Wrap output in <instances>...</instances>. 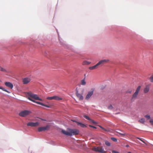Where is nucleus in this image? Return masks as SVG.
I'll return each instance as SVG.
<instances>
[{
	"label": "nucleus",
	"mask_w": 153,
	"mask_h": 153,
	"mask_svg": "<svg viewBox=\"0 0 153 153\" xmlns=\"http://www.w3.org/2000/svg\"><path fill=\"white\" fill-rule=\"evenodd\" d=\"M27 99L34 102L45 106L47 108H49L50 107L49 105H46L42 102L36 101L35 100L43 101V100L40 98L37 94H33L31 92H29L27 93Z\"/></svg>",
	"instance_id": "f257e3e1"
},
{
	"label": "nucleus",
	"mask_w": 153,
	"mask_h": 153,
	"mask_svg": "<svg viewBox=\"0 0 153 153\" xmlns=\"http://www.w3.org/2000/svg\"><path fill=\"white\" fill-rule=\"evenodd\" d=\"M62 132L65 135L68 136H71L73 135H76L79 134V131L77 129H68L67 131L62 130Z\"/></svg>",
	"instance_id": "f03ea898"
},
{
	"label": "nucleus",
	"mask_w": 153,
	"mask_h": 153,
	"mask_svg": "<svg viewBox=\"0 0 153 153\" xmlns=\"http://www.w3.org/2000/svg\"><path fill=\"white\" fill-rule=\"evenodd\" d=\"M92 150L96 152H98L102 153H106V152L100 147H94L92 148Z\"/></svg>",
	"instance_id": "7ed1b4c3"
},
{
	"label": "nucleus",
	"mask_w": 153,
	"mask_h": 153,
	"mask_svg": "<svg viewBox=\"0 0 153 153\" xmlns=\"http://www.w3.org/2000/svg\"><path fill=\"white\" fill-rule=\"evenodd\" d=\"M83 91L82 90L80 93H79L77 90V88L76 89V94L77 97L79 98V100H83V97L82 96Z\"/></svg>",
	"instance_id": "20e7f679"
},
{
	"label": "nucleus",
	"mask_w": 153,
	"mask_h": 153,
	"mask_svg": "<svg viewBox=\"0 0 153 153\" xmlns=\"http://www.w3.org/2000/svg\"><path fill=\"white\" fill-rule=\"evenodd\" d=\"M30 111L29 110H24L20 112L19 114V115L22 117H25L29 115L30 113Z\"/></svg>",
	"instance_id": "39448f33"
},
{
	"label": "nucleus",
	"mask_w": 153,
	"mask_h": 153,
	"mask_svg": "<svg viewBox=\"0 0 153 153\" xmlns=\"http://www.w3.org/2000/svg\"><path fill=\"white\" fill-rule=\"evenodd\" d=\"M109 60L108 59H102L100 61L97 63L98 66H102L104 64L108 63Z\"/></svg>",
	"instance_id": "423d86ee"
},
{
	"label": "nucleus",
	"mask_w": 153,
	"mask_h": 153,
	"mask_svg": "<svg viewBox=\"0 0 153 153\" xmlns=\"http://www.w3.org/2000/svg\"><path fill=\"white\" fill-rule=\"evenodd\" d=\"M47 99L48 100H54L57 101H59L62 100V99L58 96H54L51 97H48L47 98Z\"/></svg>",
	"instance_id": "0eeeda50"
},
{
	"label": "nucleus",
	"mask_w": 153,
	"mask_h": 153,
	"mask_svg": "<svg viewBox=\"0 0 153 153\" xmlns=\"http://www.w3.org/2000/svg\"><path fill=\"white\" fill-rule=\"evenodd\" d=\"M49 126H46L41 127L38 128V130L39 132H41L43 131H45L49 129Z\"/></svg>",
	"instance_id": "6e6552de"
},
{
	"label": "nucleus",
	"mask_w": 153,
	"mask_h": 153,
	"mask_svg": "<svg viewBox=\"0 0 153 153\" xmlns=\"http://www.w3.org/2000/svg\"><path fill=\"white\" fill-rule=\"evenodd\" d=\"M31 81L30 77H25L22 79V82L24 84H26L29 83Z\"/></svg>",
	"instance_id": "1a4fd4ad"
},
{
	"label": "nucleus",
	"mask_w": 153,
	"mask_h": 153,
	"mask_svg": "<svg viewBox=\"0 0 153 153\" xmlns=\"http://www.w3.org/2000/svg\"><path fill=\"white\" fill-rule=\"evenodd\" d=\"M39 125V123L38 122L36 123L33 122H29L27 124V126H30L31 127H36L38 126Z\"/></svg>",
	"instance_id": "9d476101"
},
{
	"label": "nucleus",
	"mask_w": 153,
	"mask_h": 153,
	"mask_svg": "<svg viewBox=\"0 0 153 153\" xmlns=\"http://www.w3.org/2000/svg\"><path fill=\"white\" fill-rule=\"evenodd\" d=\"M93 90L91 91H89L85 99L86 100L89 99L93 95Z\"/></svg>",
	"instance_id": "9b49d317"
},
{
	"label": "nucleus",
	"mask_w": 153,
	"mask_h": 153,
	"mask_svg": "<svg viewBox=\"0 0 153 153\" xmlns=\"http://www.w3.org/2000/svg\"><path fill=\"white\" fill-rule=\"evenodd\" d=\"M5 85L7 87L11 89H12L13 87V85L11 83L9 82H6L5 83Z\"/></svg>",
	"instance_id": "f8f14e48"
},
{
	"label": "nucleus",
	"mask_w": 153,
	"mask_h": 153,
	"mask_svg": "<svg viewBox=\"0 0 153 153\" xmlns=\"http://www.w3.org/2000/svg\"><path fill=\"white\" fill-rule=\"evenodd\" d=\"M150 89V85H146L144 89L143 92L145 93H147L149 91Z\"/></svg>",
	"instance_id": "ddd939ff"
},
{
	"label": "nucleus",
	"mask_w": 153,
	"mask_h": 153,
	"mask_svg": "<svg viewBox=\"0 0 153 153\" xmlns=\"http://www.w3.org/2000/svg\"><path fill=\"white\" fill-rule=\"evenodd\" d=\"M138 95V94H137L136 93H134L132 95V97L131 98V101H134V100L137 98Z\"/></svg>",
	"instance_id": "4468645a"
},
{
	"label": "nucleus",
	"mask_w": 153,
	"mask_h": 153,
	"mask_svg": "<svg viewBox=\"0 0 153 153\" xmlns=\"http://www.w3.org/2000/svg\"><path fill=\"white\" fill-rule=\"evenodd\" d=\"M150 76V77H148V79L151 82H153V73L149 74Z\"/></svg>",
	"instance_id": "2eb2a0df"
},
{
	"label": "nucleus",
	"mask_w": 153,
	"mask_h": 153,
	"mask_svg": "<svg viewBox=\"0 0 153 153\" xmlns=\"http://www.w3.org/2000/svg\"><path fill=\"white\" fill-rule=\"evenodd\" d=\"M76 123L78 126H80L82 128H85L86 127H87V126L85 125L82 124V123L79 122L77 121L76 122Z\"/></svg>",
	"instance_id": "dca6fc26"
},
{
	"label": "nucleus",
	"mask_w": 153,
	"mask_h": 153,
	"mask_svg": "<svg viewBox=\"0 0 153 153\" xmlns=\"http://www.w3.org/2000/svg\"><path fill=\"white\" fill-rule=\"evenodd\" d=\"M98 66L97 64H96V65H94L93 66L89 67V68L90 70H93V69H95L97 68Z\"/></svg>",
	"instance_id": "f3484780"
},
{
	"label": "nucleus",
	"mask_w": 153,
	"mask_h": 153,
	"mask_svg": "<svg viewBox=\"0 0 153 153\" xmlns=\"http://www.w3.org/2000/svg\"><path fill=\"white\" fill-rule=\"evenodd\" d=\"M86 84V82L85 81V78H84L81 81V84L83 85H85Z\"/></svg>",
	"instance_id": "a211bd4d"
},
{
	"label": "nucleus",
	"mask_w": 153,
	"mask_h": 153,
	"mask_svg": "<svg viewBox=\"0 0 153 153\" xmlns=\"http://www.w3.org/2000/svg\"><path fill=\"white\" fill-rule=\"evenodd\" d=\"M99 126V127L101 128L103 130H104V131H110V129L109 128H107V129H105V128H104L102 127V126Z\"/></svg>",
	"instance_id": "6ab92c4d"
},
{
	"label": "nucleus",
	"mask_w": 153,
	"mask_h": 153,
	"mask_svg": "<svg viewBox=\"0 0 153 153\" xmlns=\"http://www.w3.org/2000/svg\"><path fill=\"white\" fill-rule=\"evenodd\" d=\"M90 62H88L86 61H85L82 62V65H88L90 64Z\"/></svg>",
	"instance_id": "aec40b11"
},
{
	"label": "nucleus",
	"mask_w": 153,
	"mask_h": 153,
	"mask_svg": "<svg viewBox=\"0 0 153 153\" xmlns=\"http://www.w3.org/2000/svg\"><path fill=\"white\" fill-rule=\"evenodd\" d=\"M141 87V86H138L135 92L138 94L139 92L140 89Z\"/></svg>",
	"instance_id": "412c9836"
},
{
	"label": "nucleus",
	"mask_w": 153,
	"mask_h": 153,
	"mask_svg": "<svg viewBox=\"0 0 153 153\" xmlns=\"http://www.w3.org/2000/svg\"><path fill=\"white\" fill-rule=\"evenodd\" d=\"M145 121V119L144 118H141L139 120V122L141 123H144Z\"/></svg>",
	"instance_id": "4be33fe9"
},
{
	"label": "nucleus",
	"mask_w": 153,
	"mask_h": 153,
	"mask_svg": "<svg viewBox=\"0 0 153 153\" xmlns=\"http://www.w3.org/2000/svg\"><path fill=\"white\" fill-rule=\"evenodd\" d=\"M105 144L107 146H111V143L108 141H105Z\"/></svg>",
	"instance_id": "5701e85b"
},
{
	"label": "nucleus",
	"mask_w": 153,
	"mask_h": 153,
	"mask_svg": "<svg viewBox=\"0 0 153 153\" xmlns=\"http://www.w3.org/2000/svg\"><path fill=\"white\" fill-rule=\"evenodd\" d=\"M84 117L86 119L89 120H91V119L90 118V117H88V116H87L86 115H84Z\"/></svg>",
	"instance_id": "b1692460"
},
{
	"label": "nucleus",
	"mask_w": 153,
	"mask_h": 153,
	"mask_svg": "<svg viewBox=\"0 0 153 153\" xmlns=\"http://www.w3.org/2000/svg\"><path fill=\"white\" fill-rule=\"evenodd\" d=\"M111 139L114 142H117V139L115 138L114 137H111Z\"/></svg>",
	"instance_id": "393cba45"
},
{
	"label": "nucleus",
	"mask_w": 153,
	"mask_h": 153,
	"mask_svg": "<svg viewBox=\"0 0 153 153\" xmlns=\"http://www.w3.org/2000/svg\"><path fill=\"white\" fill-rule=\"evenodd\" d=\"M145 117H146L147 119H149L150 118V117L149 115H147L145 116Z\"/></svg>",
	"instance_id": "a878e982"
},
{
	"label": "nucleus",
	"mask_w": 153,
	"mask_h": 153,
	"mask_svg": "<svg viewBox=\"0 0 153 153\" xmlns=\"http://www.w3.org/2000/svg\"><path fill=\"white\" fill-rule=\"evenodd\" d=\"M0 70L1 71H4L5 72H7V71L4 69L3 68H0Z\"/></svg>",
	"instance_id": "bb28decb"
},
{
	"label": "nucleus",
	"mask_w": 153,
	"mask_h": 153,
	"mask_svg": "<svg viewBox=\"0 0 153 153\" xmlns=\"http://www.w3.org/2000/svg\"><path fill=\"white\" fill-rule=\"evenodd\" d=\"M117 133H118L119 134H120V135L122 136H125L126 135V134L125 133H122L118 132H117Z\"/></svg>",
	"instance_id": "cd10ccee"
},
{
	"label": "nucleus",
	"mask_w": 153,
	"mask_h": 153,
	"mask_svg": "<svg viewBox=\"0 0 153 153\" xmlns=\"http://www.w3.org/2000/svg\"><path fill=\"white\" fill-rule=\"evenodd\" d=\"M90 121L94 124L97 123L95 121H94V120H92L91 119V120H90Z\"/></svg>",
	"instance_id": "c85d7f7f"
},
{
	"label": "nucleus",
	"mask_w": 153,
	"mask_h": 153,
	"mask_svg": "<svg viewBox=\"0 0 153 153\" xmlns=\"http://www.w3.org/2000/svg\"><path fill=\"white\" fill-rule=\"evenodd\" d=\"M113 108V106L111 105H110L108 107V108L109 109H112Z\"/></svg>",
	"instance_id": "c756f323"
},
{
	"label": "nucleus",
	"mask_w": 153,
	"mask_h": 153,
	"mask_svg": "<svg viewBox=\"0 0 153 153\" xmlns=\"http://www.w3.org/2000/svg\"><path fill=\"white\" fill-rule=\"evenodd\" d=\"M150 122L152 125H153V119H151L150 120Z\"/></svg>",
	"instance_id": "7c9ffc66"
},
{
	"label": "nucleus",
	"mask_w": 153,
	"mask_h": 153,
	"mask_svg": "<svg viewBox=\"0 0 153 153\" xmlns=\"http://www.w3.org/2000/svg\"><path fill=\"white\" fill-rule=\"evenodd\" d=\"M89 126L90 127L92 128H95V129L96 128V127H95V126H91V125H89Z\"/></svg>",
	"instance_id": "2f4dec72"
},
{
	"label": "nucleus",
	"mask_w": 153,
	"mask_h": 153,
	"mask_svg": "<svg viewBox=\"0 0 153 153\" xmlns=\"http://www.w3.org/2000/svg\"><path fill=\"white\" fill-rule=\"evenodd\" d=\"M112 153H120L116 151L113 150L112 151Z\"/></svg>",
	"instance_id": "473e14b6"
},
{
	"label": "nucleus",
	"mask_w": 153,
	"mask_h": 153,
	"mask_svg": "<svg viewBox=\"0 0 153 153\" xmlns=\"http://www.w3.org/2000/svg\"><path fill=\"white\" fill-rule=\"evenodd\" d=\"M137 138L139 139L142 142H143V143H145V142L144 141H143V140H142L140 138H139V137H137Z\"/></svg>",
	"instance_id": "72a5a7b5"
},
{
	"label": "nucleus",
	"mask_w": 153,
	"mask_h": 153,
	"mask_svg": "<svg viewBox=\"0 0 153 153\" xmlns=\"http://www.w3.org/2000/svg\"><path fill=\"white\" fill-rule=\"evenodd\" d=\"M131 90H130V91H127V93H131Z\"/></svg>",
	"instance_id": "f704fd0d"
},
{
	"label": "nucleus",
	"mask_w": 153,
	"mask_h": 153,
	"mask_svg": "<svg viewBox=\"0 0 153 153\" xmlns=\"http://www.w3.org/2000/svg\"><path fill=\"white\" fill-rule=\"evenodd\" d=\"M2 90L4 91H6V90H5V89L4 88H2Z\"/></svg>",
	"instance_id": "c9c22d12"
},
{
	"label": "nucleus",
	"mask_w": 153,
	"mask_h": 153,
	"mask_svg": "<svg viewBox=\"0 0 153 153\" xmlns=\"http://www.w3.org/2000/svg\"><path fill=\"white\" fill-rule=\"evenodd\" d=\"M5 91L7 92L8 93H10V92H9L8 91H7V90H6V91Z\"/></svg>",
	"instance_id": "e433bc0d"
},
{
	"label": "nucleus",
	"mask_w": 153,
	"mask_h": 153,
	"mask_svg": "<svg viewBox=\"0 0 153 153\" xmlns=\"http://www.w3.org/2000/svg\"><path fill=\"white\" fill-rule=\"evenodd\" d=\"M2 88H3L2 87L0 86V89H2Z\"/></svg>",
	"instance_id": "4c0bfd02"
},
{
	"label": "nucleus",
	"mask_w": 153,
	"mask_h": 153,
	"mask_svg": "<svg viewBox=\"0 0 153 153\" xmlns=\"http://www.w3.org/2000/svg\"><path fill=\"white\" fill-rule=\"evenodd\" d=\"M126 146L127 147H128L129 146L128 145H127Z\"/></svg>",
	"instance_id": "58836bf2"
},
{
	"label": "nucleus",
	"mask_w": 153,
	"mask_h": 153,
	"mask_svg": "<svg viewBox=\"0 0 153 153\" xmlns=\"http://www.w3.org/2000/svg\"><path fill=\"white\" fill-rule=\"evenodd\" d=\"M128 153H131V152H128Z\"/></svg>",
	"instance_id": "ea45409f"
}]
</instances>
